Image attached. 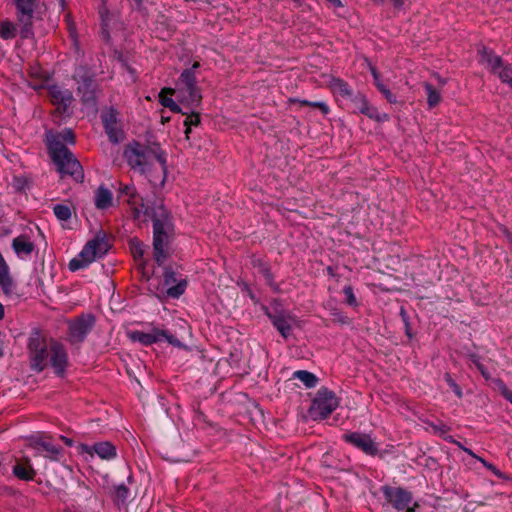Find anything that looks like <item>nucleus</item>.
Returning a JSON list of instances; mask_svg holds the SVG:
<instances>
[{"label": "nucleus", "mask_w": 512, "mask_h": 512, "mask_svg": "<svg viewBox=\"0 0 512 512\" xmlns=\"http://www.w3.org/2000/svg\"><path fill=\"white\" fill-rule=\"evenodd\" d=\"M121 197L129 205L135 219L147 222L149 219L154 223V258L158 264H162L167 257L168 236L172 231V224L166 209L159 201L154 203L152 211L148 203L135 190L133 186L126 185L120 190Z\"/></svg>", "instance_id": "1"}, {"label": "nucleus", "mask_w": 512, "mask_h": 512, "mask_svg": "<svg viewBox=\"0 0 512 512\" xmlns=\"http://www.w3.org/2000/svg\"><path fill=\"white\" fill-rule=\"evenodd\" d=\"M124 156L132 169L147 174L151 182L161 185L164 183L167 170L166 153L158 144H130L126 147Z\"/></svg>", "instance_id": "2"}, {"label": "nucleus", "mask_w": 512, "mask_h": 512, "mask_svg": "<svg viewBox=\"0 0 512 512\" xmlns=\"http://www.w3.org/2000/svg\"><path fill=\"white\" fill-rule=\"evenodd\" d=\"M49 153L62 175H70L76 180L82 179V167L78 160L65 148L64 143H74V135L67 129L58 134H47Z\"/></svg>", "instance_id": "3"}, {"label": "nucleus", "mask_w": 512, "mask_h": 512, "mask_svg": "<svg viewBox=\"0 0 512 512\" xmlns=\"http://www.w3.org/2000/svg\"><path fill=\"white\" fill-rule=\"evenodd\" d=\"M29 347L32 353V366L41 371L48 362H51L57 373H61L66 364V354L63 348L55 343L49 346L39 336L31 338Z\"/></svg>", "instance_id": "4"}, {"label": "nucleus", "mask_w": 512, "mask_h": 512, "mask_svg": "<svg viewBox=\"0 0 512 512\" xmlns=\"http://www.w3.org/2000/svg\"><path fill=\"white\" fill-rule=\"evenodd\" d=\"M109 250V244L104 237L97 236L88 241L77 256L69 262V269L77 271L87 268L96 260L102 258Z\"/></svg>", "instance_id": "5"}, {"label": "nucleus", "mask_w": 512, "mask_h": 512, "mask_svg": "<svg viewBox=\"0 0 512 512\" xmlns=\"http://www.w3.org/2000/svg\"><path fill=\"white\" fill-rule=\"evenodd\" d=\"M338 404V399L333 392L321 389L313 400L309 414L314 420H322L330 415L338 407Z\"/></svg>", "instance_id": "6"}, {"label": "nucleus", "mask_w": 512, "mask_h": 512, "mask_svg": "<svg viewBox=\"0 0 512 512\" xmlns=\"http://www.w3.org/2000/svg\"><path fill=\"white\" fill-rule=\"evenodd\" d=\"M178 93L179 101L187 107L194 108L199 105L202 96L195 85V77L192 72L182 73Z\"/></svg>", "instance_id": "7"}, {"label": "nucleus", "mask_w": 512, "mask_h": 512, "mask_svg": "<svg viewBox=\"0 0 512 512\" xmlns=\"http://www.w3.org/2000/svg\"><path fill=\"white\" fill-rule=\"evenodd\" d=\"M480 61L486 64L499 78L512 87V68L503 65L499 56L495 55L488 48H481L479 50Z\"/></svg>", "instance_id": "8"}, {"label": "nucleus", "mask_w": 512, "mask_h": 512, "mask_svg": "<svg viewBox=\"0 0 512 512\" xmlns=\"http://www.w3.org/2000/svg\"><path fill=\"white\" fill-rule=\"evenodd\" d=\"M386 500L395 509L403 512H412L418 506L417 502L413 501L412 494L401 488L386 487Z\"/></svg>", "instance_id": "9"}, {"label": "nucleus", "mask_w": 512, "mask_h": 512, "mask_svg": "<svg viewBox=\"0 0 512 512\" xmlns=\"http://www.w3.org/2000/svg\"><path fill=\"white\" fill-rule=\"evenodd\" d=\"M19 12L20 30L23 38L31 35L32 12L35 6V0H15Z\"/></svg>", "instance_id": "10"}, {"label": "nucleus", "mask_w": 512, "mask_h": 512, "mask_svg": "<svg viewBox=\"0 0 512 512\" xmlns=\"http://www.w3.org/2000/svg\"><path fill=\"white\" fill-rule=\"evenodd\" d=\"M343 438L367 455L374 456L378 451V445L369 434L352 432L344 434Z\"/></svg>", "instance_id": "11"}, {"label": "nucleus", "mask_w": 512, "mask_h": 512, "mask_svg": "<svg viewBox=\"0 0 512 512\" xmlns=\"http://www.w3.org/2000/svg\"><path fill=\"white\" fill-rule=\"evenodd\" d=\"M49 95L51 101L59 112H66L70 104L72 103V94L68 90H63L58 86H49Z\"/></svg>", "instance_id": "12"}, {"label": "nucleus", "mask_w": 512, "mask_h": 512, "mask_svg": "<svg viewBox=\"0 0 512 512\" xmlns=\"http://www.w3.org/2000/svg\"><path fill=\"white\" fill-rule=\"evenodd\" d=\"M92 450L102 459H111L115 456V447L109 442H101L95 444L93 447H88L85 445L79 446V451L81 453H88L92 455Z\"/></svg>", "instance_id": "13"}, {"label": "nucleus", "mask_w": 512, "mask_h": 512, "mask_svg": "<svg viewBox=\"0 0 512 512\" xmlns=\"http://www.w3.org/2000/svg\"><path fill=\"white\" fill-rule=\"evenodd\" d=\"M165 285L168 287L166 291L167 295L173 298H178L184 293L187 283L186 280H176L174 278V274L167 273L165 277Z\"/></svg>", "instance_id": "14"}, {"label": "nucleus", "mask_w": 512, "mask_h": 512, "mask_svg": "<svg viewBox=\"0 0 512 512\" xmlns=\"http://www.w3.org/2000/svg\"><path fill=\"white\" fill-rule=\"evenodd\" d=\"M273 323L285 338L290 335V332L294 327L298 326L297 319L289 314L275 317Z\"/></svg>", "instance_id": "15"}, {"label": "nucleus", "mask_w": 512, "mask_h": 512, "mask_svg": "<svg viewBox=\"0 0 512 512\" xmlns=\"http://www.w3.org/2000/svg\"><path fill=\"white\" fill-rule=\"evenodd\" d=\"M95 206L98 209L106 210L113 206L114 198L112 192L106 187L100 186L94 195Z\"/></svg>", "instance_id": "16"}, {"label": "nucleus", "mask_w": 512, "mask_h": 512, "mask_svg": "<svg viewBox=\"0 0 512 512\" xmlns=\"http://www.w3.org/2000/svg\"><path fill=\"white\" fill-rule=\"evenodd\" d=\"M161 335H165L164 330L154 329L150 333H144L141 331H134L130 333V338L134 341H138L144 345H150L152 343L161 341Z\"/></svg>", "instance_id": "17"}, {"label": "nucleus", "mask_w": 512, "mask_h": 512, "mask_svg": "<svg viewBox=\"0 0 512 512\" xmlns=\"http://www.w3.org/2000/svg\"><path fill=\"white\" fill-rule=\"evenodd\" d=\"M12 247L20 258H27L34 250V244L26 236L16 237Z\"/></svg>", "instance_id": "18"}, {"label": "nucleus", "mask_w": 512, "mask_h": 512, "mask_svg": "<svg viewBox=\"0 0 512 512\" xmlns=\"http://www.w3.org/2000/svg\"><path fill=\"white\" fill-rule=\"evenodd\" d=\"M30 86L34 89L42 88L48 82V74L39 65H33L29 70Z\"/></svg>", "instance_id": "19"}, {"label": "nucleus", "mask_w": 512, "mask_h": 512, "mask_svg": "<svg viewBox=\"0 0 512 512\" xmlns=\"http://www.w3.org/2000/svg\"><path fill=\"white\" fill-rule=\"evenodd\" d=\"M103 123L110 140L117 142L121 134L116 129V113L114 111L106 112L103 115Z\"/></svg>", "instance_id": "20"}, {"label": "nucleus", "mask_w": 512, "mask_h": 512, "mask_svg": "<svg viewBox=\"0 0 512 512\" xmlns=\"http://www.w3.org/2000/svg\"><path fill=\"white\" fill-rule=\"evenodd\" d=\"M92 325L93 319L91 317L79 319L78 321L71 324V335L76 339H81L90 330Z\"/></svg>", "instance_id": "21"}, {"label": "nucleus", "mask_w": 512, "mask_h": 512, "mask_svg": "<svg viewBox=\"0 0 512 512\" xmlns=\"http://www.w3.org/2000/svg\"><path fill=\"white\" fill-rule=\"evenodd\" d=\"M13 473L22 480H32L35 476V471L29 462L17 463L13 468Z\"/></svg>", "instance_id": "22"}, {"label": "nucleus", "mask_w": 512, "mask_h": 512, "mask_svg": "<svg viewBox=\"0 0 512 512\" xmlns=\"http://www.w3.org/2000/svg\"><path fill=\"white\" fill-rule=\"evenodd\" d=\"M329 86L336 95L346 97L350 95V90L345 82L338 78H331Z\"/></svg>", "instance_id": "23"}, {"label": "nucleus", "mask_w": 512, "mask_h": 512, "mask_svg": "<svg viewBox=\"0 0 512 512\" xmlns=\"http://www.w3.org/2000/svg\"><path fill=\"white\" fill-rule=\"evenodd\" d=\"M172 93V89H163L159 94L160 102L163 106L170 108L174 112H181L179 105L176 104L170 96H168L172 95Z\"/></svg>", "instance_id": "24"}, {"label": "nucleus", "mask_w": 512, "mask_h": 512, "mask_svg": "<svg viewBox=\"0 0 512 512\" xmlns=\"http://www.w3.org/2000/svg\"><path fill=\"white\" fill-rule=\"evenodd\" d=\"M293 375L295 378L299 379L308 388L315 387L317 384L316 376L308 371L299 370V371L294 372Z\"/></svg>", "instance_id": "25"}, {"label": "nucleus", "mask_w": 512, "mask_h": 512, "mask_svg": "<svg viewBox=\"0 0 512 512\" xmlns=\"http://www.w3.org/2000/svg\"><path fill=\"white\" fill-rule=\"evenodd\" d=\"M427 101L430 107L436 106L440 102V93L429 83L425 84Z\"/></svg>", "instance_id": "26"}, {"label": "nucleus", "mask_w": 512, "mask_h": 512, "mask_svg": "<svg viewBox=\"0 0 512 512\" xmlns=\"http://www.w3.org/2000/svg\"><path fill=\"white\" fill-rule=\"evenodd\" d=\"M11 279L9 277V269L4 261L3 257L0 255V285L4 288L10 286Z\"/></svg>", "instance_id": "27"}, {"label": "nucleus", "mask_w": 512, "mask_h": 512, "mask_svg": "<svg viewBox=\"0 0 512 512\" xmlns=\"http://www.w3.org/2000/svg\"><path fill=\"white\" fill-rule=\"evenodd\" d=\"M54 214L60 221H66L68 220L71 215L72 211L71 208L67 205L58 204L55 205L53 208Z\"/></svg>", "instance_id": "28"}, {"label": "nucleus", "mask_w": 512, "mask_h": 512, "mask_svg": "<svg viewBox=\"0 0 512 512\" xmlns=\"http://www.w3.org/2000/svg\"><path fill=\"white\" fill-rule=\"evenodd\" d=\"M200 123V116L198 113L192 112L190 114H187L186 119L184 121V125L186 127L185 134L186 138H189V133L191 131L192 126H197Z\"/></svg>", "instance_id": "29"}, {"label": "nucleus", "mask_w": 512, "mask_h": 512, "mask_svg": "<svg viewBox=\"0 0 512 512\" xmlns=\"http://www.w3.org/2000/svg\"><path fill=\"white\" fill-rule=\"evenodd\" d=\"M16 35L15 26L8 21L2 22L0 25V36L4 39L13 38Z\"/></svg>", "instance_id": "30"}, {"label": "nucleus", "mask_w": 512, "mask_h": 512, "mask_svg": "<svg viewBox=\"0 0 512 512\" xmlns=\"http://www.w3.org/2000/svg\"><path fill=\"white\" fill-rule=\"evenodd\" d=\"M131 252L136 260L142 261L144 255V245L138 240H131Z\"/></svg>", "instance_id": "31"}, {"label": "nucleus", "mask_w": 512, "mask_h": 512, "mask_svg": "<svg viewBox=\"0 0 512 512\" xmlns=\"http://www.w3.org/2000/svg\"><path fill=\"white\" fill-rule=\"evenodd\" d=\"M42 447H43V451L46 453L45 456L46 457H50L52 459H56L57 456L59 455L60 451L57 447L49 444V443H43L42 444Z\"/></svg>", "instance_id": "32"}, {"label": "nucleus", "mask_w": 512, "mask_h": 512, "mask_svg": "<svg viewBox=\"0 0 512 512\" xmlns=\"http://www.w3.org/2000/svg\"><path fill=\"white\" fill-rule=\"evenodd\" d=\"M470 455H472L473 457L477 458L478 461H480L484 467H486L488 470H490L494 475L496 476H500V472L499 470L491 463L485 461L483 458L481 457H477L473 454V452L471 450H466Z\"/></svg>", "instance_id": "33"}, {"label": "nucleus", "mask_w": 512, "mask_h": 512, "mask_svg": "<svg viewBox=\"0 0 512 512\" xmlns=\"http://www.w3.org/2000/svg\"><path fill=\"white\" fill-rule=\"evenodd\" d=\"M293 103H299L301 105H310L314 107H319L323 113H328L329 109L326 104L322 102H308V101H300V100H292Z\"/></svg>", "instance_id": "34"}, {"label": "nucleus", "mask_w": 512, "mask_h": 512, "mask_svg": "<svg viewBox=\"0 0 512 512\" xmlns=\"http://www.w3.org/2000/svg\"><path fill=\"white\" fill-rule=\"evenodd\" d=\"M447 383L452 388L453 392L457 395L458 398H461L463 396V392L460 386L449 376H447Z\"/></svg>", "instance_id": "35"}, {"label": "nucleus", "mask_w": 512, "mask_h": 512, "mask_svg": "<svg viewBox=\"0 0 512 512\" xmlns=\"http://www.w3.org/2000/svg\"><path fill=\"white\" fill-rule=\"evenodd\" d=\"M431 428L438 435H444L449 431V428L443 423L431 424Z\"/></svg>", "instance_id": "36"}, {"label": "nucleus", "mask_w": 512, "mask_h": 512, "mask_svg": "<svg viewBox=\"0 0 512 512\" xmlns=\"http://www.w3.org/2000/svg\"><path fill=\"white\" fill-rule=\"evenodd\" d=\"M162 339H166L167 342H169L173 346L181 347V342L174 336L167 334V332H165V335H161V340Z\"/></svg>", "instance_id": "37"}, {"label": "nucleus", "mask_w": 512, "mask_h": 512, "mask_svg": "<svg viewBox=\"0 0 512 512\" xmlns=\"http://www.w3.org/2000/svg\"><path fill=\"white\" fill-rule=\"evenodd\" d=\"M502 395L507 401L512 404V390L508 389L505 385L501 389Z\"/></svg>", "instance_id": "38"}, {"label": "nucleus", "mask_w": 512, "mask_h": 512, "mask_svg": "<svg viewBox=\"0 0 512 512\" xmlns=\"http://www.w3.org/2000/svg\"><path fill=\"white\" fill-rule=\"evenodd\" d=\"M344 292H345V295L347 296V300L349 302V304H354L355 303V297L352 293V289L350 287H346L344 289Z\"/></svg>", "instance_id": "39"}, {"label": "nucleus", "mask_w": 512, "mask_h": 512, "mask_svg": "<svg viewBox=\"0 0 512 512\" xmlns=\"http://www.w3.org/2000/svg\"><path fill=\"white\" fill-rule=\"evenodd\" d=\"M472 362L476 365V367L482 373V375L486 376L484 366L479 362V360L475 356L472 357Z\"/></svg>", "instance_id": "40"}, {"label": "nucleus", "mask_w": 512, "mask_h": 512, "mask_svg": "<svg viewBox=\"0 0 512 512\" xmlns=\"http://www.w3.org/2000/svg\"><path fill=\"white\" fill-rule=\"evenodd\" d=\"M396 11H400L403 8L404 0H390Z\"/></svg>", "instance_id": "41"}, {"label": "nucleus", "mask_w": 512, "mask_h": 512, "mask_svg": "<svg viewBox=\"0 0 512 512\" xmlns=\"http://www.w3.org/2000/svg\"><path fill=\"white\" fill-rule=\"evenodd\" d=\"M371 73L376 81V85L377 87L379 88L380 91H383V85L378 81V77H377V74L375 72V69L374 68H371Z\"/></svg>", "instance_id": "42"}, {"label": "nucleus", "mask_w": 512, "mask_h": 512, "mask_svg": "<svg viewBox=\"0 0 512 512\" xmlns=\"http://www.w3.org/2000/svg\"><path fill=\"white\" fill-rule=\"evenodd\" d=\"M385 97H386V101H388V102H394L395 101L393 95L388 90H386Z\"/></svg>", "instance_id": "43"}, {"label": "nucleus", "mask_w": 512, "mask_h": 512, "mask_svg": "<svg viewBox=\"0 0 512 512\" xmlns=\"http://www.w3.org/2000/svg\"><path fill=\"white\" fill-rule=\"evenodd\" d=\"M4 317V306L0 303V320Z\"/></svg>", "instance_id": "44"}, {"label": "nucleus", "mask_w": 512, "mask_h": 512, "mask_svg": "<svg viewBox=\"0 0 512 512\" xmlns=\"http://www.w3.org/2000/svg\"><path fill=\"white\" fill-rule=\"evenodd\" d=\"M507 238H508L509 242L512 244V234H510V233H509V234L507 235Z\"/></svg>", "instance_id": "45"}, {"label": "nucleus", "mask_w": 512, "mask_h": 512, "mask_svg": "<svg viewBox=\"0 0 512 512\" xmlns=\"http://www.w3.org/2000/svg\"><path fill=\"white\" fill-rule=\"evenodd\" d=\"M330 1H331V2H333V3H335V4H337V5H339V4H340V2H339L338 0H330Z\"/></svg>", "instance_id": "46"}, {"label": "nucleus", "mask_w": 512, "mask_h": 512, "mask_svg": "<svg viewBox=\"0 0 512 512\" xmlns=\"http://www.w3.org/2000/svg\"><path fill=\"white\" fill-rule=\"evenodd\" d=\"M63 439L65 440L66 444L70 445V441L69 440H67L65 438H63Z\"/></svg>", "instance_id": "47"}, {"label": "nucleus", "mask_w": 512, "mask_h": 512, "mask_svg": "<svg viewBox=\"0 0 512 512\" xmlns=\"http://www.w3.org/2000/svg\"><path fill=\"white\" fill-rule=\"evenodd\" d=\"M138 3L141 1V0H136Z\"/></svg>", "instance_id": "48"}]
</instances>
